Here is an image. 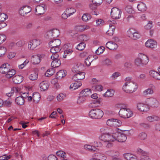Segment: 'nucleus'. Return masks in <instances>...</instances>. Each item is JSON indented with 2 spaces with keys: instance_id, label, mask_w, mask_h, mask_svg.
Wrapping results in <instances>:
<instances>
[{
  "instance_id": "a19ab883",
  "label": "nucleus",
  "mask_w": 160,
  "mask_h": 160,
  "mask_svg": "<svg viewBox=\"0 0 160 160\" xmlns=\"http://www.w3.org/2000/svg\"><path fill=\"white\" fill-rule=\"evenodd\" d=\"M114 94V91L111 89L108 90L104 94V96L106 97H112Z\"/></svg>"
},
{
  "instance_id": "de8ad7c7",
  "label": "nucleus",
  "mask_w": 160,
  "mask_h": 160,
  "mask_svg": "<svg viewBox=\"0 0 160 160\" xmlns=\"http://www.w3.org/2000/svg\"><path fill=\"white\" fill-rule=\"evenodd\" d=\"M102 64L103 65L107 66H111L112 63V61L109 59H106L102 62Z\"/></svg>"
},
{
  "instance_id": "6e6552de",
  "label": "nucleus",
  "mask_w": 160,
  "mask_h": 160,
  "mask_svg": "<svg viewBox=\"0 0 160 160\" xmlns=\"http://www.w3.org/2000/svg\"><path fill=\"white\" fill-rule=\"evenodd\" d=\"M121 11L116 8H112L111 12V16L114 19H119L121 17Z\"/></svg>"
},
{
  "instance_id": "c756f323",
  "label": "nucleus",
  "mask_w": 160,
  "mask_h": 160,
  "mask_svg": "<svg viewBox=\"0 0 160 160\" xmlns=\"http://www.w3.org/2000/svg\"><path fill=\"white\" fill-rule=\"evenodd\" d=\"M107 155L111 156L113 158L114 156H117L119 155L118 152L113 150H109L106 151L105 152Z\"/></svg>"
},
{
  "instance_id": "774afa93",
  "label": "nucleus",
  "mask_w": 160,
  "mask_h": 160,
  "mask_svg": "<svg viewBox=\"0 0 160 160\" xmlns=\"http://www.w3.org/2000/svg\"><path fill=\"white\" fill-rule=\"evenodd\" d=\"M11 156H6V155L0 157V160H8L11 158Z\"/></svg>"
},
{
  "instance_id": "f3484780",
  "label": "nucleus",
  "mask_w": 160,
  "mask_h": 160,
  "mask_svg": "<svg viewBox=\"0 0 160 160\" xmlns=\"http://www.w3.org/2000/svg\"><path fill=\"white\" fill-rule=\"evenodd\" d=\"M137 107L138 109L141 111L146 112L149 110L148 106L147 104H144L142 103H139L137 104Z\"/></svg>"
},
{
  "instance_id": "4468645a",
  "label": "nucleus",
  "mask_w": 160,
  "mask_h": 160,
  "mask_svg": "<svg viewBox=\"0 0 160 160\" xmlns=\"http://www.w3.org/2000/svg\"><path fill=\"white\" fill-rule=\"evenodd\" d=\"M10 69V64L8 63H5L0 67V72L2 73H6Z\"/></svg>"
},
{
  "instance_id": "4d7b16f0",
  "label": "nucleus",
  "mask_w": 160,
  "mask_h": 160,
  "mask_svg": "<svg viewBox=\"0 0 160 160\" xmlns=\"http://www.w3.org/2000/svg\"><path fill=\"white\" fill-rule=\"evenodd\" d=\"M29 78L31 80H35L38 78V74L35 73H33L29 76Z\"/></svg>"
},
{
  "instance_id": "aec40b11",
  "label": "nucleus",
  "mask_w": 160,
  "mask_h": 160,
  "mask_svg": "<svg viewBox=\"0 0 160 160\" xmlns=\"http://www.w3.org/2000/svg\"><path fill=\"white\" fill-rule=\"evenodd\" d=\"M61 42L59 39H53L49 42L50 47H60Z\"/></svg>"
},
{
  "instance_id": "49530a36",
  "label": "nucleus",
  "mask_w": 160,
  "mask_h": 160,
  "mask_svg": "<svg viewBox=\"0 0 160 160\" xmlns=\"http://www.w3.org/2000/svg\"><path fill=\"white\" fill-rule=\"evenodd\" d=\"M85 45L84 42H81L77 46L76 49L80 51L82 50L85 48Z\"/></svg>"
},
{
  "instance_id": "09e8293b",
  "label": "nucleus",
  "mask_w": 160,
  "mask_h": 160,
  "mask_svg": "<svg viewBox=\"0 0 160 160\" xmlns=\"http://www.w3.org/2000/svg\"><path fill=\"white\" fill-rule=\"evenodd\" d=\"M54 73V71L53 68H51L48 70L45 74L46 77H49L53 75Z\"/></svg>"
},
{
  "instance_id": "7ed1b4c3",
  "label": "nucleus",
  "mask_w": 160,
  "mask_h": 160,
  "mask_svg": "<svg viewBox=\"0 0 160 160\" xmlns=\"http://www.w3.org/2000/svg\"><path fill=\"white\" fill-rule=\"evenodd\" d=\"M149 61L148 57L146 55L140 53L134 60V63L138 67H142L146 65Z\"/></svg>"
},
{
  "instance_id": "a211bd4d",
  "label": "nucleus",
  "mask_w": 160,
  "mask_h": 160,
  "mask_svg": "<svg viewBox=\"0 0 160 160\" xmlns=\"http://www.w3.org/2000/svg\"><path fill=\"white\" fill-rule=\"evenodd\" d=\"M106 47L111 50H115L118 47V45L112 41L108 42L106 44Z\"/></svg>"
},
{
  "instance_id": "f8f14e48",
  "label": "nucleus",
  "mask_w": 160,
  "mask_h": 160,
  "mask_svg": "<svg viewBox=\"0 0 160 160\" xmlns=\"http://www.w3.org/2000/svg\"><path fill=\"white\" fill-rule=\"evenodd\" d=\"M145 45L147 47L152 48H155L157 47V42L152 39H148L145 43Z\"/></svg>"
},
{
  "instance_id": "2f4dec72",
  "label": "nucleus",
  "mask_w": 160,
  "mask_h": 160,
  "mask_svg": "<svg viewBox=\"0 0 160 160\" xmlns=\"http://www.w3.org/2000/svg\"><path fill=\"white\" fill-rule=\"evenodd\" d=\"M137 8L138 10L142 12L146 11L147 9L146 4L142 2H141L138 4Z\"/></svg>"
},
{
  "instance_id": "ddd939ff",
  "label": "nucleus",
  "mask_w": 160,
  "mask_h": 160,
  "mask_svg": "<svg viewBox=\"0 0 160 160\" xmlns=\"http://www.w3.org/2000/svg\"><path fill=\"white\" fill-rule=\"evenodd\" d=\"M85 73L84 72H78L72 77V79L76 81L77 80L83 79L85 78Z\"/></svg>"
},
{
  "instance_id": "a878e982",
  "label": "nucleus",
  "mask_w": 160,
  "mask_h": 160,
  "mask_svg": "<svg viewBox=\"0 0 160 160\" xmlns=\"http://www.w3.org/2000/svg\"><path fill=\"white\" fill-rule=\"evenodd\" d=\"M123 156L127 160H132L137 159V157L136 156L129 153H125Z\"/></svg>"
},
{
  "instance_id": "a18cd8bd",
  "label": "nucleus",
  "mask_w": 160,
  "mask_h": 160,
  "mask_svg": "<svg viewBox=\"0 0 160 160\" xmlns=\"http://www.w3.org/2000/svg\"><path fill=\"white\" fill-rule=\"evenodd\" d=\"M50 31L51 32H52L53 37H54L55 38L59 36V30L57 29H53Z\"/></svg>"
},
{
  "instance_id": "5fc2aeb1",
  "label": "nucleus",
  "mask_w": 160,
  "mask_h": 160,
  "mask_svg": "<svg viewBox=\"0 0 160 160\" xmlns=\"http://www.w3.org/2000/svg\"><path fill=\"white\" fill-rule=\"evenodd\" d=\"M66 97V95L62 93H61L58 95L57 96V99L58 101H62Z\"/></svg>"
},
{
  "instance_id": "8fccbe9b",
  "label": "nucleus",
  "mask_w": 160,
  "mask_h": 160,
  "mask_svg": "<svg viewBox=\"0 0 160 160\" xmlns=\"http://www.w3.org/2000/svg\"><path fill=\"white\" fill-rule=\"evenodd\" d=\"M125 10L127 12L130 14L133 13L134 12V11L132 9V6L130 5L127 6L125 8Z\"/></svg>"
},
{
  "instance_id": "9b49d317",
  "label": "nucleus",
  "mask_w": 160,
  "mask_h": 160,
  "mask_svg": "<svg viewBox=\"0 0 160 160\" xmlns=\"http://www.w3.org/2000/svg\"><path fill=\"white\" fill-rule=\"evenodd\" d=\"M46 9L47 7L44 4L37 6L35 8L36 14L38 15L43 14L46 11Z\"/></svg>"
},
{
  "instance_id": "4be33fe9",
  "label": "nucleus",
  "mask_w": 160,
  "mask_h": 160,
  "mask_svg": "<svg viewBox=\"0 0 160 160\" xmlns=\"http://www.w3.org/2000/svg\"><path fill=\"white\" fill-rule=\"evenodd\" d=\"M51 59L53 60L51 64V66L52 67L54 68L58 67L61 65V61L58 59V58L57 59L53 58Z\"/></svg>"
},
{
  "instance_id": "603ef678",
  "label": "nucleus",
  "mask_w": 160,
  "mask_h": 160,
  "mask_svg": "<svg viewBox=\"0 0 160 160\" xmlns=\"http://www.w3.org/2000/svg\"><path fill=\"white\" fill-rule=\"evenodd\" d=\"M105 49V48L103 47H100L95 52L97 55H100L103 53Z\"/></svg>"
},
{
  "instance_id": "393cba45",
  "label": "nucleus",
  "mask_w": 160,
  "mask_h": 160,
  "mask_svg": "<svg viewBox=\"0 0 160 160\" xmlns=\"http://www.w3.org/2000/svg\"><path fill=\"white\" fill-rule=\"evenodd\" d=\"M23 78L22 76L17 75L13 78L12 80L15 83L19 84L22 82Z\"/></svg>"
},
{
  "instance_id": "5701e85b",
  "label": "nucleus",
  "mask_w": 160,
  "mask_h": 160,
  "mask_svg": "<svg viewBox=\"0 0 160 160\" xmlns=\"http://www.w3.org/2000/svg\"><path fill=\"white\" fill-rule=\"evenodd\" d=\"M31 61L33 64H38L41 61L40 56L38 55L32 56L31 57Z\"/></svg>"
},
{
  "instance_id": "2eb2a0df",
  "label": "nucleus",
  "mask_w": 160,
  "mask_h": 160,
  "mask_svg": "<svg viewBox=\"0 0 160 160\" xmlns=\"http://www.w3.org/2000/svg\"><path fill=\"white\" fill-rule=\"evenodd\" d=\"M31 11V8L28 6H25L21 8L19 12L22 16H24Z\"/></svg>"
},
{
  "instance_id": "69168bd1",
  "label": "nucleus",
  "mask_w": 160,
  "mask_h": 160,
  "mask_svg": "<svg viewBox=\"0 0 160 160\" xmlns=\"http://www.w3.org/2000/svg\"><path fill=\"white\" fill-rule=\"evenodd\" d=\"M25 42L24 40H20L16 43V45L17 47H21L25 43Z\"/></svg>"
},
{
  "instance_id": "f257e3e1",
  "label": "nucleus",
  "mask_w": 160,
  "mask_h": 160,
  "mask_svg": "<svg viewBox=\"0 0 160 160\" xmlns=\"http://www.w3.org/2000/svg\"><path fill=\"white\" fill-rule=\"evenodd\" d=\"M110 132L106 134H104L99 137L100 140L103 142V144L107 148H110L113 145L112 142H114L113 135V128L109 129Z\"/></svg>"
},
{
  "instance_id": "c03bdc74",
  "label": "nucleus",
  "mask_w": 160,
  "mask_h": 160,
  "mask_svg": "<svg viewBox=\"0 0 160 160\" xmlns=\"http://www.w3.org/2000/svg\"><path fill=\"white\" fill-rule=\"evenodd\" d=\"M147 136L144 132L140 133L138 135V138L141 140H144L147 138Z\"/></svg>"
},
{
  "instance_id": "b1692460",
  "label": "nucleus",
  "mask_w": 160,
  "mask_h": 160,
  "mask_svg": "<svg viewBox=\"0 0 160 160\" xmlns=\"http://www.w3.org/2000/svg\"><path fill=\"white\" fill-rule=\"evenodd\" d=\"M91 90L88 88H87L82 90L80 92L79 95L81 97H83L85 98L86 97H88L90 95L91 93Z\"/></svg>"
},
{
  "instance_id": "9d476101",
  "label": "nucleus",
  "mask_w": 160,
  "mask_h": 160,
  "mask_svg": "<svg viewBox=\"0 0 160 160\" xmlns=\"http://www.w3.org/2000/svg\"><path fill=\"white\" fill-rule=\"evenodd\" d=\"M40 44V41L38 39H34L28 43V48L31 50H33Z\"/></svg>"
},
{
  "instance_id": "473e14b6",
  "label": "nucleus",
  "mask_w": 160,
  "mask_h": 160,
  "mask_svg": "<svg viewBox=\"0 0 160 160\" xmlns=\"http://www.w3.org/2000/svg\"><path fill=\"white\" fill-rule=\"evenodd\" d=\"M82 85L81 82H75L71 84L70 88L72 90H74L79 88Z\"/></svg>"
},
{
  "instance_id": "680f3d73",
  "label": "nucleus",
  "mask_w": 160,
  "mask_h": 160,
  "mask_svg": "<svg viewBox=\"0 0 160 160\" xmlns=\"http://www.w3.org/2000/svg\"><path fill=\"white\" fill-rule=\"evenodd\" d=\"M85 100V98L83 97H81L80 95L77 100V103L79 104H82Z\"/></svg>"
},
{
  "instance_id": "864d4df0",
  "label": "nucleus",
  "mask_w": 160,
  "mask_h": 160,
  "mask_svg": "<svg viewBox=\"0 0 160 160\" xmlns=\"http://www.w3.org/2000/svg\"><path fill=\"white\" fill-rule=\"evenodd\" d=\"M153 93V90L152 89H150V88H148L144 90L143 92V93L144 95H146L148 94H152Z\"/></svg>"
},
{
  "instance_id": "6ab92c4d",
  "label": "nucleus",
  "mask_w": 160,
  "mask_h": 160,
  "mask_svg": "<svg viewBox=\"0 0 160 160\" xmlns=\"http://www.w3.org/2000/svg\"><path fill=\"white\" fill-rule=\"evenodd\" d=\"M49 86V83L47 81H43L39 84V87L42 91H45L47 90Z\"/></svg>"
},
{
  "instance_id": "cd10ccee",
  "label": "nucleus",
  "mask_w": 160,
  "mask_h": 160,
  "mask_svg": "<svg viewBox=\"0 0 160 160\" xmlns=\"http://www.w3.org/2000/svg\"><path fill=\"white\" fill-rule=\"evenodd\" d=\"M115 28L116 27L115 26L112 25V24H110L109 28L106 32V34L110 36L112 35Z\"/></svg>"
},
{
  "instance_id": "20e7f679",
  "label": "nucleus",
  "mask_w": 160,
  "mask_h": 160,
  "mask_svg": "<svg viewBox=\"0 0 160 160\" xmlns=\"http://www.w3.org/2000/svg\"><path fill=\"white\" fill-rule=\"evenodd\" d=\"M121 104H118L116 105V107L120 108L119 114L120 116L124 118H128L132 116L133 113L132 112L129 108H122L121 107Z\"/></svg>"
},
{
  "instance_id": "58836bf2",
  "label": "nucleus",
  "mask_w": 160,
  "mask_h": 160,
  "mask_svg": "<svg viewBox=\"0 0 160 160\" xmlns=\"http://www.w3.org/2000/svg\"><path fill=\"white\" fill-rule=\"evenodd\" d=\"M92 61V56H89L85 59V63L87 66H89L91 65V62Z\"/></svg>"
},
{
  "instance_id": "338daca9",
  "label": "nucleus",
  "mask_w": 160,
  "mask_h": 160,
  "mask_svg": "<svg viewBox=\"0 0 160 160\" xmlns=\"http://www.w3.org/2000/svg\"><path fill=\"white\" fill-rule=\"evenodd\" d=\"M152 21H149V22L145 26V28L147 30L150 29L152 27Z\"/></svg>"
},
{
  "instance_id": "052dcab7",
  "label": "nucleus",
  "mask_w": 160,
  "mask_h": 160,
  "mask_svg": "<svg viewBox=\"0 0 160 160\" xmlns=\"http://www.w3.org/2000/svg\"><path fill=\"white\" fill-rule=\"evenodd\" d=\"M57 154L58 156H60L63 158H66V153L62 151H59L57 152Z\"/></svg>"
},
{
  "instance_id": "c9c22d12",
  "label": "nucleus",
  "mask_w": 160,
  "mask_h": 160,
  "mask_svg": "<svg viewBox=\"0 0 160 160\" xmlns=\"http://www.w3.org/2000/svg\"><path fill=\"white\" fill-rule=\"evenodd\" d=\"M91 18V16L89 13H84L82 16V20L84 22H87Z\"/></svg>"
},
{
  "instance_id": "72a5a7b5",
  "label": "nucleus",
  "mask_w": 160,
  "mask_h": 160,
  "mask_svg": "<svg viewBox=\"0 0 160 160\" xmlns=\"http://www.w3.org/2000/svg\"><path fill=\"white\" fill-rule=\"evenodd\" d=\"M16 71L13 69H10L9 71L6 73V77L8 78H9L12 77L16 73Z\"/></svg>"
},
{
  "instance_id": "412c9836",
  "label": "nucleus",
  "mask_w": 160,
  "mask_h": 160,
  "mask_svg": "<svg viewBox=\"0 0 160 160\" xmlns=\"http://www.w3.org/2000/svg\"><path fill=\"white\" fill-rule=\"evenodd\" d=\"M97 6L98 5L95 3H92V2L89 4V12L91 14L96 15L98 14V12H97L95 11Z\"/></svg>"
},
{
  "instance_id": "423d86ee",
  "label": "nucleus",
  "mask_w": 160,
  "mask_h": 160,
  "mask_svg": "<svg viewBox=\"0 0 160 160\" xmlns=\"http://www.w3.org/2000/svg\"><path fill=\"white\" fill-rule=\"evenodd\" d=\"M138 88L137 83L135 82H131L127 84L125 83L122 87L123 90L128 93H132L135 92Z\"/></svg>"
},
{
  "instance_id": "4c0bfd02",
  "label": "nucleus",
  "mask_w": 160,
  "mask_h": 160,
  "mask_svg": "<svg viewBox=\"0 0 160 160\" xmlns=\"http://www.w3.org/2000/svg\"><path fill=\"white\" fill-rule=\"evenodd\" d=\"M114 118H111L107 120V124L110 127H115V122Z\"/></svg>"
},
{
  "instance_id": "6e6d98bb",
  "label": "nucleus",
  "mask_w": 160,
  "mask_h": 160,
  "mask_svg": "<svg viewBox=\"0 0 160 160\" xmlns=\"http://www.w3.org/2000/svg\"><path fill=\"white\" fill-rule=\"evenodd\" d=\"M8 18V16L4 13L0 14V22H4Z\"/></svg>"
},
{
  "instance_id": "bf43d9fd",
  "label": "nucleus",
  "mask_w": 160,
  "mask_h": 160,
  "mask_svg": "<svg viewBox=\"0 0 160 160\" xmlns=\"http://www.w3.org/2000/svg\"><path fill=\"white\" fill-rule=\"evenodd\" d=\"M6 52V49L3 47H0V57L5 54Z\"/></svg>"
},
{
  "instance_id": "0e129e2a",
  "label": "nucleus",
  "mask_w": 160,
  "mask_h": 160,
  "mask_svg": "<svg viewBox=\"0 0 160 160\" xmlns=\"http://www.w3.org/2000/svg\"><path fill=\"white\" fill-rule=\"evenodd\" d=\"M6 39V36L3 34H0V44L2 43Z\"/></svg>"
},
{
  "instance_id": "dca6fc26",
  "label": "nucleus",
  "mask_w": 160,
  "mask_h": 160,
  "mask_svg": "<svg viewBox=\"0 0 160 160\" xmlns=\"http://www.w3.org/2000/svg\"><path fill=\"white\" fill-rule=\"evenodd\" d=\"M138 152L141 153V160H150V159L148 156V153L144 151H143L140 148H138Z\"/></svg>"
},
{
  "instance_id": "bb28decb",
  "label": "nucleus",
  "mask_w": 160,
  "mask_h": 160,
  "mask_svg": "<svg viewBox=\"0 0 160 160\" xmlns=\"http://www.w3.org/2000/svg\"><path fill=\"white\" fill-rule=\"evenodd\" d=\"M160 119V118L158 116L155 115L149 116L147 118V120L150 122L158 121H159Z\"/></svg>"
},
{
  "instance_id": "e2e57ef3",
  "label": "nucleus",
  "mask_w": 160,
  "mask_h": 160,
  "mask_svg": "<svg viewBox=\"0 0 160 160\" xmlns=\"http://www.w3.org/2000/svg\"><path fill=\"white\" fill-rule=\"evenodd\" d=\"M135 32L134 30L133 29H129L127 31V34L128 36L130 38H131Z\"/></svg>"
},
{
  "instance_id": "39448f33",
  "label": "nucleus",
  "mask_w": 160,
  "mask_h": 160,
  "mask_svg": "<svg viewBox=\"0 0 160 160\" xmlns=\"http://www.w3.org/2000/svg\"><path fill=\"white\" fill-rule=\"evenodd\" d=\"M104 113L99 109H94L91 110L88 113L89 117L93 119H99L103 116Z\"/></svg>"
},
{
  "instance_id": "ea45409f",
  "label": "nucleus",
  "mask_w": 160,
  "mask_h": 160,
  "mask_svg": "<svg viewBox=\"0 0 160 160\" xmlns=\"http://www.w3.org/2000/svg\"><path fill=\"white\" fill-rule=\"evenodd\" d=\"M45 37L46 39L50 40L54 39L55 38H54L53 37L52 32H51L50 30L47 32L46 33L45 35Z\"/></svg>"
},
{
  "instance_id": "79ce46f5",
  "label": "nucleus",
  "mask_w": 160,
  "mask_h": 160,
  "mask_svg": "<svg viewBox=\"0 0 160 160\" xmlns=\"http://www.w3.org/2000/svg\"><path fill=\"white\" fill-rule=\"evenodd\" d=\"M67 14H68L69 16H70L72 15L75 13L76 10L73 8H67L66 10Z\"/></svg>"
},
{
  "instance_id": "7c9ffc66",
  "label": "nucleus",
  "mask_w": 160,
  "mask_h": 160,
  "mask_svg": "<svg viewBox=\"0 0 160 160\" xmlns=\"http://www.w3.org/2000/svg\"><path fill=\"white\" fill-rule=\"evenodd\" d=\"M93 158L98 160H106V157L103 154L100 153H97L94 154Z\"/></svg>"
},
{
  "instance_id": "0eeeda50",
  "label": "nucleus",
  "mask_w": 160,
  "mask_h": 160,
  "mask_svg": "<svg viewBox=\"0 0 160 160\" xmlns=\"http://www.w3.org/2000/svg\"><path fill=\"white\" fill-rule=\"evenodd\" d=\"M145 102L148 105L152 108H157L159 105L158 101L155 98H147Z\"/></svg>"
},
{
  "instance_id": "1a4fd4ad",
  "label": "nucleus",
  "mask_w": 160,
  "mask_h": 160,
  "mask_svg": "<svg viewBox=\"0 0 160 160\" xmlns=\"http://www.w3.org/2000/svg\"><path fill=\"white\" fill-rule=\"evenodd\" d=\"M51 48L50 49V52L52 53V55L51 57V58L57 59L58 58L59 55L58 53L61 50L60 47H50Z\"/></svg>"
},
{
  "instance_id": "37998d69",
  "label": "nucleus",
  "mask_w": 160,
  "mask_h": 160,
  "mask_svg": "<svg viewBox=\"0 0 160 160\" xmlns=\"http://www.w3.org/2000/svg\"><path fill=\"white\" fill-rule=\"evenodd\" d=\"M103 88L102 86L100 85H94L92 86V89L94 90L101 91Z\"/></svg>"
},
{
  "instance_id": "3c124183",
  "label": "nucleus",
  "mask_w": 160,
  "mask_h": 160,
  "mask_svg": "<svg viewBox=\"0 0 160 160\" xmlns=\"http://www.w3.org/2000/svg\"><path fill=\"white\" fill-rule=\"evenodd\" d=\"M12 103V101L9 99H8L3 102V105L5 107H10Z\"/></svg>"
},
{
  "instance_id": "f704fd0d",
  "label": "nucleus",
  "mask_w": 160,
  "mask_h": 160,
  "mask_svg": "<svg viewBox=\"0 0 160 160\" xmlns=\"http://www.w3.org/2000/svg\"><path fill=\"white\" fill-rule=\"evenodd\" d=\"M16 103L18 105H22L24 102V100L23 98L19 96L17 97L15 99Z\"/></svg>"
},
{
  "instance_id": "e433bc0d",
  "label": "nucleus",
  "mask_w": 160,
  "mask_h": 160,
  "mask_svg": "<svg viewBox=\"0 0 160 160\" xmlns=\"http://www.w3.org/2000/svg\"><path fill=\"white\" fill-rule=\"evenodd\" d=\"M84 148L85 149L90 151H95L97 149V148L94 146L87 144L84 146Z\"/></svg>"
},
{
  "instance_id": "c85d7f7f",
  "label": "nucleus",
  "mask_w": 160,
  "mask_h": 160,
  "mask_svg": "<svg viewBox=\"0 0 160 160\" xmlns=\"http://www.w3.org/2000/svg\"><path fill=\"white\" fill-rule=\"evenodd\" d=\"M66 72L64 70H61L58 72L56 74V77L58 79H61L65 77L66 75Z\"/></svg>"
},
{
  "instance_id": "f03ea898",
  "label": "nucleus",
  "mask_w": 160,
  "mask_h": 160,
  "mask_svg": "<svg viewBox=\"0 0 160 160\" xmlns=\"http://www.w3.org/2000/svg\"><path fill=\"white\" fill-rule=\"evenodd\" d=\"M113 133L112 136L114 141H117L118 142H125L127 140V137L124 133V131L119 129L118 128H113Z\"/></svg>"
},
{
  "instance_id": "13d9d810",
  "label": "nucleus",
  "mask_w": 160,
  "mask_h": 160,
  "mask_svg": "<svg viewBox=\"0 0 160 160\" xmlns=\"http://www.w3.org/2000/svg\"><path fill=\"white\" fill-rule=\"evenodd\" d=\"M101 102L100 100V99H98L96 100H94V101L92 103H91L89 106L90 107L93 108L96 107V106H94L93 104H100Z\"/></svg>"
}]
</instances>
